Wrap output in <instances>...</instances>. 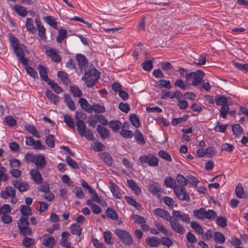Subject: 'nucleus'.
Returning <instances> with one entry per match:
<instances>
[{
  "mask_svg": "<svg viewBox=\"0 0 248 248\" xmlns=\"http://www.w3.org/2000/svg\"><path fill=\"white\" fill-rule=\"evenodd\" d=\"M217 223L220 227L224 228L227 225V218L223 217H218L217 218Z\"/></svg>",
  "mask_w": 248,
  "mask_h": 248,
  "instance_id": "obj_59",
  "label": "nucleus"
},
{
  "mask_svg": "<svg viewBox=\"0 0 248 248\" xmlns=\"http://www.w3.org/2000/svg\"><path fill=\"white\" fill-rule=\"evenodd\" d=\"M204 75V73L201 70H198L196 72H190L186 75V81L189 82L193 79L192 85L194 86L199 85Z\"/></svg>",
  "mask_w": 248,
  "mask_h": 248,
  "instance_id": "obj_2",
  "label": "nucleus"
},
{
  "mask_svg": "<svg viewBox=\"0 0 248 248\" xmlns=\"http://www.w3.org/2000/svg\"><path fill=\"white\" fill-rule=\"evenodd\" d=\"M46 144L51 148L55 146L54 137L51 134L48 135L46 139Z\"/></svg>",
  "mask_w": 248,
  "mask_h": 248,
  "instance_id": "obj_53",
  "label": "nucleus"
},
{
  "mask_svg": "<svg viewBox=\"0 0 248 248\" xmlns=\"http://www.w3.org/2000/svg\"><path fill=\"white\" fill-rule=\"evenodd\" d=\"M127 184L130 187L132 191L137 195H140L141 193L140 188L138 186L137 184L132 180H128Z\"/></svg>",
  "mask_w": 248,
  "mask_h": 248,
  "instance_id": "obj_16",
  "label": "nucleus"
},
{
  "mask_svg": "<svg viewBox=\"0 0 248 248\" xmlns=\"http://www.w3.org/2000/svg\"><path fill=\"white\" fill-rule=\"evenodd\" d=\"M135 139L141 145H144L145 143L143 135L137 129L135 131Z\"/></svg>",
  "mask_w": 248,
  "mask_h": 248,
  "instance_id": "obj_31",
  "label": "nucleus"
},
{
  "mask_svg": "<svg viewBox=\"0 0 248 248\" xmlns=\"http://www.w3.org/2000/svg\"><path fill=\"white\" fill-rule=\"evenodd\" d=\"M96 130L102 138L105 139L109 137V131L106 128L100 125H98L97 127Z\"/></svg>",
  "mask_w": 248,
  "mask_h": 248,
  "instance_id": "obj_23",
  "label": "nucleus"
},
{
  "mask_svg": "<svg viewBox=\"0 0 248 248\" xmlns=\"http://www.w3.org/2000/svg\"><path fill=\"white\" fill-rule=\"evenodd\" d=\"M148 164L151 167H156L158 164V160L156 157L150 154V157L148 159Z\"/></svg>",
  "mask_w": 248,
  "mask_h": 248,
  "instance_id": "obj_43",
  "label": "nucleus"
},
{
  "mask_svg": "<svg viewBox=\"0 0 248 248\" xmlns=\"http://www.w3.org/2000/svg\"><path fill=\"white\" fill-rule=\"evenodd\" d=\"M214 240L220 244H223L225 240L224 235L219 232H216L214 234Z\"/></svg>",
  "mask_w": 248,
  "mask_h": 248,
  "instance_id": "obj_38",
  "label": "nucleus"
},
{
  "mask_svg": "<svg viewBox=\"0 0 248 248\" xmlns=\"http://www.w3.org/2000/svg\"><path fill=\"white\" fill-rule=\"evenodd\" d=\"M46 53L47 55L51 58L52 61L55 62H59L61 60L60 56L58 55L56 49L50 48L46 50Z\"/></svg>",
  "mask_w": 248,
  "mask_h": 248,
  "instance_id": "obj_15",
  "label": "nucleus"
},
{
  "mask_svg": "<svg viewBox=\"0 0 248 248\" xmlns=\"http://www.w3.org/2000/svg\"><path fill=\"white\" fill-rule=\"evenodd\" d=\"M174 85L182 90L187 89V86L181 79H177L174 83Z\"/></svg>",
  "mask_w": 248,
  "mask_h": 248,
  "instance_id": "obj_62",
  "label": "nucleus"
},
{
  "mask_svg": "<svg viewBox=\"0 0 248 248\" xmlns=\"http://www.w3.org/2000/svg\"><path fill=\"white\" fill-rule=\"evenodd\" d=\"M78 103L80 104L82 109L88 113H92V106L88 103L86 99L80 98L78 100Z\"/></svg>",
  "mask_w": 248,
  "mask_h": 248,
  "instance_id": "obj_18",
  "label": "nucleus"
},
{
  "mask_svg": "<svg viewBox=\"0 0 248 248\" xmlns=\"http://www.w3.org/2000/svg\"><path fill=\"white\" fill-rule=\"evenodd\" d=\"M89 193L92 195V199L93 201L97 202L102 206H107L106 202L98 196L97 193L94 190L92 189V190L90 191Z\"/></svg>",
  "mask_w": 248,
  "mask_h": 248,
  "instance_id": "obj_20",
  "label": "nucleus"
},
{
  "mask_svg": "<svg viewBox=\"0 0 248 248\" xmlns=\"http://www.w3.org/2000/svg\"><path fill=\"white\" fill-rule=\"evenodd\" d=\"M26 70L28 74L31 77L34 79L38 78L37 72L31 66H26Z\"/></svg>",
  "mask_w": 248,
  "mask_h": 248,
  "instance_id": "obj_46",
  "label": "nucleus"
},
{
  "mask_svg": "<svg viewBox=\"0 0 248 248\" xmlns=\"http://www.w3.org/2000/svg\"><path fill=\"white\" fill-rule=\"evenodd\" d=\"M34 240L33 239L28 237H25L22 241L23 245L25 247H28L31 246L34 244Z\"/></svg>",
  "mask_w": 248,
  "mask_h": 248,
  "instance_id": "obj_64",
  "label": "nucleus"
},
{
  "mask_svg": "<svg viewBox=\"0 0 248 248\" xmlns=\"http://www.w3.org/2000/svg\"><path fill=\"white\" fill-rule=\"evenodd\" d=\"M235 193L236 196L239 198H243L244 193L243 187L241 183H239L235 187Z\"/></svg>",
  "mask_w": 248,
  "mask_h": 248,
  "instance_id": "obj_35",
  "label": "nucleus"
},
{
  "mask_svg": "<svg viewBox=\"0 0 248 248\" xmlns=\"http://www.w3.org/2000/svg\"><path fill=\"white\" fill-rule=\"evenodd\" d=\"M154 214L169 221L172 218L170 213L166 210H164L160 208H157L154 210Z\"/></svg>",
  "mask_w": 248,
  "mask_h": 248,
  "instance_id": "obj_12",
  "label": "nucleus"
},
{
  "mask_svg": "<svg viewBox=\"0 0 248 248\" xmlns=\"http://www.w3.org/2000/svg\"><path fill=\"white\" fill-rule=\"evenodd\" d=\"M46 94L47 98L52 102L53 103L56 104L58 101V97L52 93L50 90H47Z\"/></svg>",
  "mask_w": 248,
  "mask_h": 248,
  "instance_id": "obj_42",
  "label": "nucleus"
},
{
  "mask_svg": "<svg viewBox=\"0 0 248 248\" xmlns=\"http://www.w3.org/2000/svg\"><path fill=\"white\" fill-rule=\"evenodd\" d=\"M58 77L60 78L63 83L65 85H68L70 83V80L68 77V75L64 71H59L57 74Z\"/></svg>",
  "mask_w": 248,
  "mask_h": 248,
  "instance_id": "obj_27",
  "label": "nucleus"
},
{
  "mask_svg": "<svg viewBox=\"0 0 248 248\" xmlns=\"http://www.w3.org/2000/svg\"><path fill=\"white\" fill-rule=\"evenodd\" d=\"M17 226L21 234L25 236L31 235L32 231L29 227V222L27 217H21L17 222Z\"/></svg>",
  "mask_w": 248,
  "mask_h": 248,
  "instance_id": "obj_3",
  "label": "nucleus"
},
{
  "mask_svg": "<svg viewBox=\"0 0 248 248\" xmlns=\"http://www.w3.org/2000/svg\"><path fill=\"white\" fill-rule=\"evenodd\" d=\"M205 209L201 208L199 210H194L193 211V216L199 219H203L205 218Z\"/></svg>",
  "mask_w": 248,
  "mask_h": 248,
  "instance_id": "obj_28",
  "label": "nucleus"
},
{
  "mask_svg": "<svg viewBox=\"0 0 248 248\" xmlns=\"http://www.w3.org/2000/svg\"><path fill=\"white\" fill-rule=\"evenodd\" d=\"M120 133L124 138L130 139L133 136V133L131 130L122 129Z\"/></svg>",
  "mask_w": 248,
  "mask_h": 248,
  "instance_id": "obj_54",
  "label": "nucleus"
},
{
  "mask_svg": "<svg viewBox=\"0 0 248 248\" xmlns=\"http://www.w3.org/2000/svg\"><path fill=\"white\" fill-rule=\"evenodd\" d=\"M16 192L15 189L12 186H6L4 190L1 191L0 196L4 199L8 197L14 198L16 196Z\"/></svg>",
  "mask_w": 248,
  "mask_h": 248,
  "instance_id": "obj_10",
  "label": "nucleus"
},
{
  "mask_svg": "<svg viewBox=\"0 0 248 248\" xmlns=\"http://www.w3.org/2000/svg\"><path fill=\"white\" fill-rule=\"evenodd\" d=\"M67 36V31L65 30H60L59 34L57 36L56 41L61 43Z\"/></svg>",
  "mask_w": 248,
  "mask_h": 248,
  "instance_id": "obj_45",
  "label": "nucleus"
},
{
  "mask_svg": "<svg viewBox=\"0 0 248 248\" xmlns=\"http://www.w3.org/2000/svg\"><path fill=\"white\" fill-rule=\"evenodd\" d=\"M232 131L237 138H239L243 133V130L239 124H235L232 125Z\"/></svg>",
  "mask_w": 248,
  "mask_h": 248,
  "instance_id": "obj_30",
  "label": "nucleus"
},
{
  "mask_svg": "<svg viewBox=\"0 0 248 248\" xmlns=\"http://www.w3.org/2000/svg\"><path fill=\"white\" fill-rule=\"evenodd\" d=\"M76 59L81 70L85 71L86 69L90 68L88 67V61L84 55L80 54H77Z\"/></svg>",
  "mask_w": 248,
  "mask_h": 248,
  "instance_id": "obj_11",
  "label": "nucleus"
},
{
  "mask_svg": "<svg viewBox=\"0 0 248 248\" xmlns=\"http://www.w3.org/2000/svg\"><path fill=\"white\" fill-rule=\"evenodd\" d=\"M130 120L132 125L135 127H139L140 126V120L135 114H132L130 115Z\"/></svg>",
  "mask_w": 248,
  "mask_h": 248,
  "instance_id": "obj_40",
  "label": "nucleus"
},
{
  "mask_svg": "<svg viewBox=\"0 0 248 248\" xmlns=\"http://www.w3.org/2000/svg\"><path fill=\"white\" fill-rule=\"evenodd\" d=\"M43 244L52 248L55 244V240L52 237H48L43 240Z\"/></svg>",
  "mask_w": 248,
  "mask_h": 248,
  "instance_id": "obj_55",
  "label": "nucleus"
},
{
  "mask_svg": "<svg viewBox=\"0 0 248 248\" xmlns=\"http://www.w3.org/2000/svg\"><path fill=\"white\" fill-rule=\"evenodd\" d=\"M64 102L66 103L67 106L70 110L74 111L76 109V107L74 103L69 95L66 94H64Z\"/></svg>",
  "mask_w": 248,
  "mask_h": 248,
  "instance_id": "obj_25",
  "label": "nucleus"
},
{
  "mask_svg": "<svg viewBox=\"0 0 248 248\" xmlns=\"http://www.w3.org/2000/svg\"><path fill=\"white\" fill-rule=\"evenodd\" d=\"M13 8L18 15L22 17L26 16L28 13L27 9L21 5L16 4L14 6Z\"/></svg>",
  "mask_w": 248,
  "mask_h": 248,
  "instance_id": "obj_22",
  "label": "nucleus"
},
{
  "mask_svg": "<svg viewBox=\"0 0 248 248\" xmlns=\"http://www.w3.org/2000/svg\"><path fill=\"white\" fill-rule=\"evenodd\" d=\"M84 76L82 79L85 80L88 87H92L93 86L94 82L99 78V72L93 66L84 71Z\"/></svg>",
  "mask_w": 248,
  "mask_h": 248,
  "instance_id": "obj_1",
  "label": "nucleus"
},
{
  "mask_svg": "<svg viewBox=\"0 0 248 248\" xmlns=\"http://www.w3.org/2000/svg\"><path fill=\"white\" fill-rule=\"evenodd\" d=\"M92 112L93 111L95 113H104L105 112V108L104 106L96 104L92 106Z\"/></svg>",
  "mask_w": 248,
  "mask_h": 248,
  "instance_id": "obj_36",
  "label": "nucleus"
},
{
  "mask_svg": "<svg viewBox=\"0 0 248 248\" xmlns=\"http://www.w3.org/2000/svg\"><path fill=\"white\" fill-rule=\"evenodd\" d=\"M12 183L13 186L21 192L27 191L29 187V185L26 182L13 180Z\"/></svg>",
  "mask_w": 248,
  "mask_h": 248,
  "instance_id": "obj_13",
  "label": "nucleus"
},
{
  "mask_svg": "<svg viewBox=\"0 0 248 248\" xmlns=\"http://www.w3.org/2000/svg\"><path fill=\"white\" fill-rule=\"evenodd\" d=\"M162 200L164 203L170 208H172L173 207L175 202L170 197L165 196L163 198Z\"/></svg>",
  "mask_w": 248,
  "mask_h": 248,
  "instance_id": "obj_50",
  "label": "nucleus"
},
{
  "mask_svg": "<svg viewBox=\"0 0 248 248\" xmlns=\"http://www.w3.org/2000/svg\"><path fill=\"white\" fill-rule=\"evenodd\" d=\"M30 174L32 179L37 184H41L43 182V178L41 174L37 169H31Z\"/></svg>",
  "mask_w": 248,
  "mask_h": 248,
  "instance_id": "obj_14",
  "label": "nucleus"
},
{
  "mask_svg": "<svg viewBox=\"0 0 248 248\" xmlns=\"http://www.w3.org/2000/svg\"><path fill=\"white\" fill-rule=\"evenodd\" d=\"M143 69L147 71H150L153 68V61L152 60L145 61L142 63Z\"/></svg>",
  "mask_w": 248,
  "mask_h": 248,
  "instance_id": "obj_52",
  "label": "nucleus"
},
{
  "mask_svg": "<svg viewBox=\"0 0 248 248\" xmlns=\"http://www.w3.org/2000/svg\"><path fill=\"white\" fill-rule=\"evenodd\" d=\"M146 242L151 247H157L160 244V239L155 236L147 238Z\"/></svg>",
  "mask_w": 248,
  "mask_h": 248,
  "instance_id": "obj_19",
  "label": "nucleus"
},
{
  "mask_svg": "<svg viewBox=\"0 0 248 248\" xmlns=\"http://www.w3.org/2000/svg\"><path fill=\"white\" fill-rule=\"evenodd\" d=\"M158 155L160 157L168 161H171V157L170 155L167 152L164 150H161L159 151Z\"/></svg>",
  "mask_w": 248,
  "mask_h": 248,
  "instance_id": "obj_56",
  "label": "nucleus"
},
{
  "mask_svg": "<svg viewBox=\"0 0 248 248\" xmlns=\"http://www.w3.org/2000/svg\"><path fill=\"white\" fill-rule=\"evenodd\" d=\"M64 122L70 128L74 129L75 124L73 121L72 117L67 114H65L63 116Z\"/></svg>",
  "mask_w": 248,
  "mask_h": 248,
  "instance_id": "obj_39",
  "label": "nucleus"
},
{
  "mask_svg": "<svg viewBox=\"0 0 248 248\" xmlns=\"http://www.w3.org/2000/svg\"><path fill=\"white\" fill-rule=\"evenodd\" d=\"M205 153L207 157H213L216 155L217 152L214 148L209 147L206 149Z\"/></svg>",
  "mask_w": 248,
  "mask_h": 248,
  "instance_id": "obj_63",
  "label": "nucleus"
},
{
  "mask_svg": "<svg viewBox=\"0 0 248 248\" xmlns=\"http://www.w3.org/2000/svg\"><path fill=\"white\" fill-rule=\"evenodd\" d=\"M26 128L28 131H29L36 138H39L40 137V134L33 125L29 124L27 125Z\"/></svg>",
  "mask_w": 248,
  "mask_h": 248,
  "instance_id": "obj_41",
  "label": "nucleus"
},
{
  "mask_svg": "<svg viewBox=\"0 0 248 248\" xmlns=\"http://www.w3.org/2000/svg\"><path fill=\"white\" fill-rule=\"evenodd\" d=\"M229 107L228 105H225L222 106L220 110V115L223 118H227V114L228 113Z\"/></svg>",
  "mask_w": 248,
  "mask_h": 248,
  "instance_id": "obj_57",
  "label": "nucleus"
},
{
  "mask_svg": "<svg viewBox=\"0 0 248 248\" xmlns=\"http://www.w3.org/2000/svg\"><path fill=\"white\" fill-rule=\"evenodd\" d=\"M174 192L176 197L181 201H190V198L185 187L180 186H175Z\"/></svg>",
  "mask_w": 248,
  "mask_h": 248,
  "instance_id": "obj_6",
  "label": "nucleus"
},
{
  "mask_svg": "<svg viewBox=\"0 0 248 248\" xmlns=\"http://www.w3.org/2000/svg\"><path fill=\"white\" fill-rule=\"evenodd\" d=\"M108 124L114 132H118L122 126V123L119 121H112L109 123Z\"/></svg>",
  "mask_w": 248,
  "mask_h": 248,
  "instance_id": "obj_26",
  "label": "nucleus"
},
{
  "mask_svg": "<svg viewBox=\"0 0 248 248\" xmlns=\"http://www.w3.org/2000/svg\"><path fill=\"white\" fill-rule=\"evenodd\" d=\"M191 227L198 233L203 234V229L200 224L195 221L190 222Z\"/></svg>",
  "mask_w": 248,
  "mask_h": 248,
  "instance_id": "obj_33",
  "label": "nucleus"
},
{
  "mask_svg": "<svg viewBox=\"0 0 248 248\" xmlns=\"http://www.w3.org/2000/svg\"><path fill=\"white\" fill-rule=\"evenodd\" d=\"M176 180L179 184V186L183 187L186 186L188 183L187 179L185 178L183 175L180 174H177L176 176Z\"/></svg>",
  "mask_w": 248,
  "mask_h": 248,
  "instance_id": "obj_47",
  "label": "nucleus"
},
{
  "mask_svg": "<svg viewBox=\"0 0 248 248\" xmlns=\"http://www.w3.org/2000/svg\"><path fill=\"white\" fill-rule=\"evenodd\" d=\"M215 101L217 106L227 105L228 103V100L224 96H217L215 98Z\"/></svg>",
  "mask_w": 248,
  "mask_h": 248,
  "instance_id": "obj_34",
  "label": "nucleus"
},
{
  "mask_svg": "<svg viewBox=\"0 0 248 248\" xmlns=\"http://www.w3.org/2000/svg\"><path fill=\"white\" fill-rule=\"evenodd\" d=\"M70 91L73 95L75 97H79L82 95V92L81 90L76 86H71L70 88Z\"/></svg>",
  "mask_w": 248,
  "mask_h": 248,
  "instance_id": "obj_44",
  "label": "nucleus"
},
{
  "mask_svg": "<svg viewBox=\"0 0 248 248\" xmlns=\"http://www.w3.org/2000/svg\"><path fill=\"white\" fill-rule=\"evenodd\" d=\"M172 230L179 234H183L185 232V228L175 219H172V217L169 221Z\"/></svg>",
  "mask_w": 248,
  "mask_h": 248,
  "instance_id": "obj_8",
  "label": "nucleus"
},
{
  "mask_svg": "<svg viewBox=\"0 0 248 248\" xmlns=\"http://www.w3.org/2000/svg\"><path fill=\"white\" fill-rule=\"evenodd\" d=\"M38 69L41 79L44 81L47 80L48 77L47 76V68L41 64H39Z\"/></svg>",
  "mask_w": 248,
  "mask_h": 248,
  "instance_id": "obj_21",
  "label": "nucleus"
},
{
  "mask_svg": "<svg viewBox=\"0 0 248 248\" xmlns=\"http://www.w3.org/2000/svg\"><path fill=\"white\" fill-rule=\"evenodd\" d=\"M26 48V47L24 45L14 48V53L16 57L18 58L19 62L24 65H27L28 62V59L25 57Z\"/></svg>",
  "mask_w": 248,
  "mask_h": 248,
  "instance_id": "obj_5",
  "label": "nucleus"
},
{
  "mask_svg": "<svg viewBox=\"0 0 248 248\" xmlns=\"http://www.w3.org/2000/svg\"><path fill=\"white\" fill-rule=\"evenodd\" d=\"M70 228L71 233L74 235L79 236L81 234L82 229L79 225L74 223L71 225Z\"/></svg>",
  "mask_w": 248,
  "mask_h": 248,
  "instance_id": "obj_29",
  "label": "nucleus"
},
{
  "mask_svg": "<svg viewBox=\"0 0 248 248\" xmlns=\"http://www.w3.org/2000/svg\"><path fill=\"white\" fill-rule=\"evenodd\" d=\"M160 243L168 247L171 246L173 245L172 240L167 237H162L160 239Z\"/></svg>",
  "mask_w": 248,
  "mask_h": 248,
  "instance_id": "obj_58",
  "label": "nucleus"
},
{
  "mask_svg": "<svg viewBox=\"0 0 248 248\" xmlns=\"http://www.w3.org/2000/svg\"><path fill=\"white\" fill-rule=\"evenodd\" d=\"M106 214L108 217L113 219L116 220L118 219V215L117 213L111 208H108L106 210Z\"/></svg>",
  "mask_w": 248,
  "mask_h": 248,
  "instance_id": "obj_37",
  "label": "nucleus"
},
{
  "mask_svg": "<svg viewBox=\"0 0 248 248\" xmlns=\"http://www.w3.org/2000/svg\"><path fill=\"white\" fill-rule=\"evenodd\" d=\"M34 163L35 164L37 168L40 169L44 168L46 164L45 157L41 155H36Z\"/></svg>",
  "mask_w": 248,
  "mask_h": 248,
  "instance_id": "obj_17",
  "label": "nucleus"
},
{
  "mask_svg": "<svg viewBox=\"0 0 248 248\" xmlns=\"http://www.w3.org/2000/svg\"><path fill=\"white\" fill-rule=\"evenodd\" d=\"M20 210L21 214L24 216H28L31 214V208L25 205H21Z\"/></svg>",
  "mask_w": 248,
  "mask_h": 248,
  "instance_id": "obj_49",
  "label": "nucleus"
},
{
  "mask_svg": "<svg viewBox=\"0 0 248 248\" xmlns=\"http://www.w3.org/2000/svg\"><path fill=\"white\" fill-rule=\"evenodd\" d=\"M92 148L96 152H101L104 150L105 146L100 142H96L93 144Z\"/></svg>",
  "mask_w": 248,
  "mask_h": 248,
  "instance_id": "obj_60",
  "label": "nucleus"
},
{
  "mask_svg": "<svg viewBox=\"0 0 248 248\" xmlns=\"http://www.w3.org/2000/svg\"><path fill=\"white\" fill-rule=\"evenodd\" d=\"M79 113L76 112V119L77 120L76 125L77 126V130L81 136H83L85 135V132L87 130L86 125L84 122L82 120H80L78 118Z\"/></svg>",
  "mask_w": 248,
  "mask_h": 248,
  "instance_id": "obj_9",
  "label": "nucleus"
},
{
  "mask_svg": "<svg viewBox=\"0 0 248 248\" xmlns=\"http://www.w3.org/2000/svg\"><path fill=\"white\" fill-rule=\"evenodd\" d=\"M164 184L167 187L172 188H173V190L174 189L175 186H178L176 185L175 179L170 177H167L165 179Z\"/></svg>",
  "mask_w": 248,
  "mask_h": 248,
  "instance_id": "obj_32",
  "label": "nucleus"
},
{
  "mask_svg": "<svg viewBox=\"0 0 248 248\" xmlns=\"http://www.w3.org/2000/svg\"><path fill=\"white\" fill-rule=\"evenodd\" d=\"M109 187L114 197L117 199H120L121 198V194L120 192L118 186L114 183H111Z\"/></svg>",
  "mask_w": 248,
  "mask_h": 248,
  "instance_id": "obj_24",
  "label": "nucleus"
},
{
  "mask_svg": "<svg viewBox=\"0 0 248 248\" xmlns=\"http://www.w3.org/2000/svg\"><path fill=\"white\" fill-rule=\"evenodd\" d=\"M104 238L105 242L108 245H112V234L110 231H106L104 232Z\"/></svg>",
  "mask_w": 248,
  "mask_h": 248,
  "instance_id": "obj_48",
  "label": "nucleus"
},
{
  "mask_svg": "<svg viewBox=\"0 0 248 248\" xmlns=\"http://www.w3.org/2000/svg\"><path fill=\"white\" fill-rule=\"evenodd\" d=\"M115 234L124 244L128 246L132 245L133 243L132 237L127 231L117 229L115 230Z\"/></svg>",
  "mask_w": 248,
  "mask_h": 248,
  "instance_id": "obj_4",
  "label": "nucleus"
},
{
  "mask_svg": "<svg viewBox=\"0 0 248 248\" xmlns=\"http://www.w3.org/2000/svg\"><path fill=\"white\" fill-rule=\"evenodd\" d=\"M217 216L216 212L213 210H205V218L209 219H214Z\"/></svg>",
  "mask_w": 248,
  "mask_h": 248,
  "instance_id": "obj_61",
  "label": "nucleus"
},
{
  "mask_svg": "<svg viewBox=\"0 0 248 248\" xmlns=\"http://www.w3.org/2000/svg\"><path fill=\"white\" fill-rule=\"evenodd\" d=\"M172 215V219H175L177 221L181 219L183 222L186 224L190 222L188 215L184 213L182 214L180 211L173 210Z\"/></svg>",
  "mask_w": 248,
  "mask_h": 248,
  "instance_id": "obj_7",
  "label": "nucleus"
},
{
  "mask_svg": "<svg viewBox=\"0 0 248 248\" xmlns=\"http://www.w3.org/2000/svg\"><path fill=\"white\" fill-rule=\"evenodd\" d=\"M46 21L54 29H57V22L55 21V19L51 16H47L45 17Z\"/></svg>",
  "mask_w": 248,
  "mask_h": 248,
  "instance_id": "obj_51",
  "label": "nucleus"
}]
</instances>
